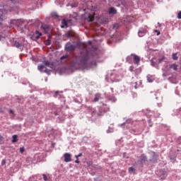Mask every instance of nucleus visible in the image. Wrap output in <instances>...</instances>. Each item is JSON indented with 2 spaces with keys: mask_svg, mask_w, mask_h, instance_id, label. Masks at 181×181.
Returning <instances> with one entry per match:
<instances>
[{
  "mask_svg": "<svg viewBox=\"0 0 181 181\" xmlns=\"http://www.w3.org/2000/svg\"><path fill=\"white\" fill-rule=\"evenodd\" d=\"M73 63L86 67L88 63V52H86L85 54H81V56L74 57Z\"/></svg>",
  "mask_w": 181,
  "mask_h": 181,
  "instance_id": "obj_1",
  "label": "nucleus"
},
{
  "mask_svg": "<svg viewBox=\"0 0 181 181\" xmlns=\"http://www.w3.org/2000/svg\"><path fill=\"white\" fill-rule=\"evenodd\" d=\"M43 64L44 65L38 66V70L40 71H43V70H45V69H46V66H47V67H49V69H53V66H54L53 62H50L49 61H44Z\"/></svg>",
  "mask_w": 181,
  "mask_h": 181,
  "instance_id": "obj_2",
  "label": "nucleus"
},
{
  "mask_svg": "<svg viewBox=\"0 0 181 181\" xmlns=\"http://www.w3.org/2000/svg\"><path fill=\"white\" fill-rule=\"evenodd\" d=\"M4 19H5V10L0 9V26L2 25V22H4Z\"/></svg>",
  "mask_w": 181,
  "mask_h": 181,
  "instance_id": "obj_3",
  "label": "nucleus"
},
{
  "mask_svg": "<svg viewBox=\"0 0 181 181\" xmlns=\"http://www.w3.org/2000/svg\"><path fill=\"white\" fill-rule=\"evenodd\" d=\"M64 162H66V163L71 162V154L69 153H66L64 154Z\"/></svg>",
  "mask_w": 181,
  "mask_h": 181,
  "instance_id": "obj_4",
  "label": "nucleus"
},
{
  "mask_svg": "<svg viewBox=\"0 0 181 181\" xmlns=\"http://www.w3.org/2000/svg\"><path fill=\"white\" fill-rule=\"evenodd\" d=\"M42 36V33H39V31H35V33L32 36L33 40H37V39H40Z\"/></svg>",
  "mask_w": 181,
  "mask_h": 181,
  "instance_id": "obj_5",
  "label": "nucleus"
},
{
  "mask_svg": "<svg viewBox=\"0 0 181 181\" xmlns=\"http://www.w3.org/2000/svg\"><path fill=\"white\" fill-rule=\"evenodd\" d=\"M76 45H70V44H68L67 46H66V50L68 52H74V50H76Z\"/></svg>",
  "mask_w": 181,
  "mask_h": 181,
  "instance_id": "obj_6",
  "label": "nucleus"
},
{
  "mask_svg": "<svg viewBox=\"0 0 181 181\" xmlns=\"http://www.w3.org/2000/svg\"><path fill=\"white\" fill-rule=\"evenodd\" d=\"M133 62L134 64H139V62H141V57L138 55H133Z\"/></svg>",
  "mask_w": 181,
  "mask_h": 181,
  "instance_id": "obj_7",
  "label": "nucleus"
},
{
  "mask_svg": "<svg viewBox=\"0 0 181 181\" xmlns=\"http://www.w3.org/2000/svg\"><path fill=\"white\" fill-rule=\"evenodd\" d=\"M102 97H101V93H96L95 95V98L94 100L92 101L93 103H98V101H100V100H102Z\"/></svg>",
  "mask_w": 181,
  "mask_h": 181,
  "instance_id": "obj_8",
  "label": "nucleus"
},
{
  "mask_svg": "<svg viewBox=\"0 0 181 181\" xmlns=\"http://www.w3.org/2000/svg\"><path fill=\"white\" fill-rule=\"evenodd\" d=\"M61 28L62 29H64V28H69V25L67 24V21L66 19H63L61 23Z\"/></svg>",
  "mask_w": 181,
  "mask_h": 181,
  "instance_id": "obj_9",
  "label": "nucleus"
},
{
  "mask_svg": "<svg viewBox=\"0 0 181 181\" xmlns=\"http://www.w3.org/2000/svg\"><path fill=\"white\" fill-rule=\"evenodd\" d=\"M138 35H139V37H144V36H145V35H146V30H145L144 29H141L139 30Z\"/></svg>",
  "mask_w": 181,
  "mask_h": 181,
  "instance_id": "obj_10",
  "label": "nucleus"
},
{
  "mask_svg": "<svg viewBox=\"0 0 181 181\" xmlns=\"http://www.w3.org/2000/svg\"><path fill=\"white\" fill-rule=\"evenodd\" d=\"M117 13V10L114 7H110L109 8V15H115Z\"/></svg>",
  "mask_w": 181,
  "mask_h": 181,
  "instance_id": "obj_11",
  "label": "nucleus"
},
{
  "mask_svg": "<svg viewBox=\"0 0 181 181\" xmlns=\"http://www.w3.org/2000/svg\"><path fill=\"white\" fill-rule=\"evenodd\" d=\"M13 45L14 46V47H16L17 49H22V47L23 46L22 44H21L20 42H13Z\"/></svg>",
  "mask_w": 181,
  "mask_h": 181,
  "instance_id": "obj_12",
  "label": "nucleus"
},
{
  "mask_svg": "<svg viewBox=\"0 0 181 181\" xmlns=\"http://www.w3.org/2000/svg\"><path fill=\"white\" fill-rule=\"evenodd\" d=\"M170 69L176 71V70H177V64H172L171 65H170Z\"/></svg>",
  "mask_w": 181,
  "mask_h": 181,
  "instance_id": "obj_13",
  "label": "nucleus"
},
{
  "mask_svg": "<svg viewBox=\"0 0 181 181\" xmlns=\"http://www.w3.org/2000/svg\"><path fill=\"white\" fill-rule=\"evenodd\" d=\"M16 25H17V26H22V25H23V21H22V20H17L16 21Z\"/></svg>",
  "mask_w": 181,
  "mask_h": 181,
  "instance_id": "obj_14",
  "label": "nucleus"
},
{
  "mask_svg": "<svg viewBox=\"0 0 181 181\" xmlns=\"http://www.w3.org/2000/svg\"><path fill=\"white\" fill-rule=\"evenodd\" d=\"M12 142L15 144V142H18V136L16 134L13 136Z\"/></svg>",
  "mask_w": 181,
  "mask_h": 181,
  "instance_id": "obj_15",
  "label": "nucleus"
},
{
  "mask_svg": "<svg viewBox=\"0 0 181 181\" xmlns=\"http://www.w3.org/2000/svg\"><path fill=\"white\" fill-rule=\"evenodd\" d=\"M129 173H135V168L134 167L129 168Z\"/></svg>",
  "mask_w": 181,
  "mask_h": 181,
  "instance_id": "obj_16",
  "label": "nucleus"
},
{
  "mask_svg": "<svg viewBox=\"0 0 181 181\" xmlns=\"http://www.w3.org/2000/svg\"><path fill=\"white\" fill-rule=\"evenodd\" d=\"M172 58L174 60H177V59H179V57H177V53H173L172 54Z\"/></svg>",
  "mask_w": 181,
  "mask_h": 181,
  "instance_id": "obj_17",
  "label": "nucleus"
},
{
  "mask_svg": "<svg viewBox=\"0 0 181 181\" xmlns=\"http://www.w3.org/2000/svg\"><path fill=\"white\" fill-rule=\"evenodd\" d=\"M140 162L144 163V162H146V156H142L140 159Z\"/></svg>",
  "mask_w": 181,
  "mask_h": 181,
  "instance_id": "obj_18",
  "label": "nucleus"
},
{
  "mask_svg": "<svg viewBox=\"0 0 181 181\" xmlns=\"http://www.w3.org/2000/svg\"><path fill=\"white\" fill-rule=\"evenodd\" d=\"M163 60H165V57H162L161 59H158L157 60V63L160 64V63H162V62H163Z\"/></svg>",
  "mask_w": 181,
  "mask_h": 181,
  "instance_id": "obj_19",
  "label": "nucleus"
},
{
  "mask_svg": "<svg viewBox=\"0 0 181 181\" xmlns=\"http://www.w3.org/2000/svg\"><path fill=\"white\" fill-rule=\"evenodd\" d=\"M64 59H66V60H69V55H64L61 57V60H64Z\"/></svg>",
  "mask_w": 181,
  "mask_h": 181,
  "instance_id": "obj_20",
  "label": "nucleus"
},
{
  "mask_svg": "<svg viewBox=\"0 0 181 181\" xmlns=\"http://www.w3.org/2000/svg\"><path fill=\"white\" fill-rule=\"evenodd\" d=\"M166 176H167L166 173H163V176L160 175V177H161V180H163L166 178Z\"/></svg>",
  "mask_w": 181,
  "mask_h": 181,
  "instance_id": "obj_21",
  "label": "nucleus"
},
{
  "mask_svg": "<svg viewBox=\"0 0 181 181\" xmlns=\"http://www.w3.org/2000/svg\"><path fill=\"white\" fill-rule=\"evenodd\" d=\"M52 18H54L55 19L59 18V16L56 13H52Z\"/></svg>",
  "mask_w": 181,
  "mask_h": 181,
  "instance_id": "obj_22",
  "label": "nucleus"
},
{
  "mask_svg": "<svg viewBox=\"0 0 181 181\" xmlns=\"http://www.w3.org/2000/svg\"><path fill=\"white\" fill-rule=\"evenodd\" d=\"M9 114H11L12 115V117H15V112H13V110H10L8 111Z\"/></svg>",
  "mask_w": 181,
  "mask_h": 181,
  "instance_id": "obj_23",
  "label": "nucleus"
},
{
  "mask_svg": "<svg viewBox=\"0 0 181 181\" xmlns=\"http://www.w3.org/2000/svg\"><path fill=\"white\" fill-rule=\"evenodd\" d=\"M20 152H21V153H23L25 152V148L21 147V148H20Z\"/></svg>",
  "mask_w": 181,
  "mask_h": 181,
  "instance_id": "obj_24",
  "label": "nucleus"
},
{
  "mask_svg": "<svg viewBox=\"0 0 181 181\" xmlns=\"http://www.w3.org/2000/svg\"><path fill=\"white\" fill-rule=\"evenodd\" d=\"M83 156V153H80L78 155L76 156V159H78V158Z\"/></svg>",
  "mask_w": 181,
  "mask_h": 181,
  "instance_id": "obj_25",
  "label": "nucleus"
},
{
  "mask_svg": "<svg viewBox=\"0 0 181 181\" xmlns=\"http://www.w3.org/2000/svg\"><path fill=\"white\" fill-rule=\"evenodd\" d=\"M89 21H90V22H93V21H94V17L89 16Z\"/></svg>",
  "mask_w": 181,
  "mask_h": 181,
  "instance_id": "obj_26",
  "label": "nucleus"
},
{
  "mask_svg": "<svg viewBox=\"0 0 181 181\" xmlns=\"http://www.w3.org/2000/svg\"><path fill=\"white\" fill-rule=\"evenodd\" d=\"M45 181H47V176L45 174L42 175Z\"/></svg>",
  "mask_w": 181,
  "mask_h": 181,
  "instance_id": "obj_27",
  "label": "nucleus"
},
{
  "mask_svg": "<svg viewBox=\"0 0 181 181\" xmlns=\"http://www.w3.org/2000/svg\"><path fill=\"white\" fill-rule=\"evenodd\" d=\"M86 163H87L88 166H91L93 165V162H91V161H88Z\"/></svg>",
  "mask_w": 181,
  "mask_h": 181,
  "instance_id": "obj_28",
  "label": "nucleus"
},
{
  "mask_svg": "<svg viewBox=\"0 0 181 181\" xmlns=\"http://www.w3.org/2000/svg\"><path fill=\"white\" fill-rule=\"evenodd\" d=\"M177 18L181 19V11H180L177 14Z\"/></svg>",
  "mask_w": 181,
  "mask_h": 181,
  "instance_id": "obj_29",
  "label": "nucleus"
},
{
  "mask_svg": "<svg viewBox=\"0 0 181 181\" xmlns=\"http://www.w3.org/2000/svg\"><path fill=\"white\" fill-rule=\"evenodd\" d=\"M129 71H134V66H130L129 67Z\"/></svg>",
  "mask_w": 181,
  "mask_h": 181,
  "instance_id": "obj_30",
  "label": "nucleus"
},
{
  "mask_svg": "<svg viewBox=\"0 0 181 181\" xmlns=\"http://www.w3.org/2000/svg\"><path fill=\"white\" fill-rule=\"evenodd\" d=\"M75 163H80V160H78V159L77 158V159L75 160Z\"/></svg>",
  "mask_w": 181,
  "mask_h": 181,
  "instance_id": "obj_31",
  "label": "nucleus"
},
{
  "mask_svg": "<svg viewBox=\"0 0 181 181\" xmlns=\"http://www.w3.org/2000/svg\"><path fill=\"white\" fill-rule=\"evenodd\" d=\"M156 32H157V36H159L160 35V32L156 30Z\"/></svg>",
  "mask_w": 181,
  "mask_h": 181,
  "instance_id": "obj_32",
  "label": "nucleus"
},
{
  "mask_svg": "<svg viewBox=\"0 0 181 181\" xmlns=\"http://www.w3.org/2000/svg\"><path fill=\"white\" fill-rule=\"evenodd\" d=\"M49 71L47 70V69H45V71H43L44 73H49Z\"/></svg>",
  "mask_w": 181,
  "mask_h": 181,
  "instance_id": "obj_33",
  "label": "nucleus"
},
{
  "mask_svg": "<svg viewBox=\"0 0 181 181\" xmlns=\"http://www.w3.org/2000/svg\"><path fill=\"white\" fill-rule=\"evenodd\" d=\"M2 139V136L0 135V141Z\"/></svg>",
  "mask_w": 181,
  "mask_h": 181,
  "instance_id": "obj_34",
  "label": "nucleus"
},
{
  "mask_svg": "<svg viewBox=\"0 0 181 181\" xmlns=\"http://www.w3.org/2000/svg\"><path fill=\"white\" fill-rule=\"evenodd\" d=\"M10 1H11V2H13V3L15 2V0H10Z\"/></svg>",
  "mask_w": 181,
  "mask_h": 181,
  "instance_id": "obj_35",
  "label": "nucleus"
},
{
  "mask_svg": "<svg viewBox=\"0 0 181 181\" xmlns=\"http://www.w3.org/2000/svg\"><path fill=\"white\" fill-rule=\"evenodd\" d=\"M55 94H56V95H57V94H59V92H56Z\"/></svg>",
  "mask_w": 181,
  "mask_h": 181,
  "instance_id": "obj_36",
  "label": "nucleus"
},
{
  "mask_svg": "<svg viewBox=\"0 0 181 181\" xmlns=\"http://www.w3.org/2000/svg\"><path fill=\"white\" fill-rule=\"evenodd\" d=\"M2 39V37L0 35V40Z\"/></svg>",
  "mask_w": 181,
  "mask_h": 181,
  "instance_id": "obj_37",
  "label": "nucleus"
},
{
  "mask_svg": "<svg viewBox=\"0 0 181 181\" xmlns=\"http://www.w3.org/2000/svg\"><path fill=\"white\" fill-rule=\"evenodd\" d=\"M89 43H91V42H89Z\"/></svg>",
  "mask_w": 181,
  "mask_h": 181,
  "instance_id": "obj_38",
  "label": "nucleus"
}]
</instances>
